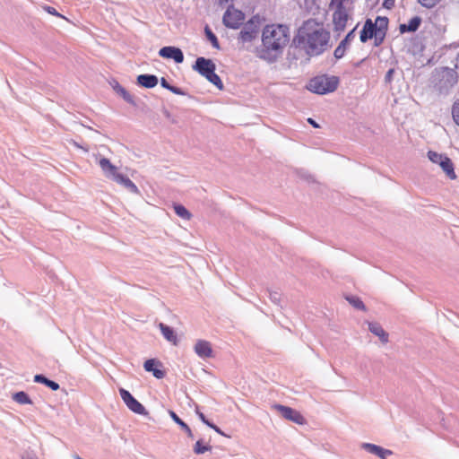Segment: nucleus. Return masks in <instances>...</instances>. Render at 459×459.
I'll use <instances>...</instances> for the list:
<instances>
[{
    "instance_id": "obj_42",
    "label": "nucleus",
    "mask_w": 459,
    "mask_h": 459,
    "mask_svg": "<svg viewBox=\"0 0 459 459\" xmlns=\"http://www.w3.org/2000/svg\"><path fill=\"white\" fill-rule=\"evenodd\" d=\"M390 2H391V4H393L394 0H390ZM388 3H389V0H385L384 4H385V6H387Z\"/></svg>"
},
{
    "instance_id": "obj_27",
    "label": "nucleus",
    "mask_w": 459,
    "mask_h": 459,
    "mask_svg": "<svg viewBox=\"0 0 459 459\" xmlns=\"http://www.w3.org/2000/svg\"><path fill=\"white\" fill-rule=\"evenodd\" d=\"M428 157L433 163L439 165L443 159L446 157V155H443L434 151H429Z\"/></svg>"
},
{
    "instance_id": "obj_7",
    "label": "nucleus",
    "mask_w": 459,
    "mask_h": 459,
    "mask_svg": "<svg viewBox=\"0 0 459 459\" xmlns=\"http://www.w3.org/2000/svg\"><path fill=\"white\" fill-rule=\"evenodd\" d=\"M222 20L226 27L238 29L243 24L245 14L241 11L230 6L225 12Z\"/></svg>"
},
{
    "instance_id": "obj_26",
    "label": "nucleus",
    "mask_w": 459,
    "mask_h": 459,
    "mask_svg": "<svg viewBox=\"0 0 459 459\" xmlns=\"http://www.w3.org/2000/svg\"><path fill=\"white\" fill-rule=\"evenodd\" d=\"M204 32H205V35L207 37V39L211 41L212 45L215 48H219V41H218V39L217 37L214 35V33L211 30V29L209 28V26H206L204 28Z\"/></svg>"
},
{
    "instance_id": "obj_8",
    "label": "nucleus",
    "mask_w": 459,
    "mask_h": 459,
    "mask_svg": "<svg viewBox=\"0 0 459 459\" xmlns=\"http://www.w3.org/2000/svg\"><path fill=\"white\" fill-rule=\"evenodd\" d=\"M119 394L124 403L132 411L140 415L147 414L144 406L139 403L127 390L120 388Z\"/></svg>"
},
{
    "instance_id": "obj_11",
    "label": "nucleus",
    "mask_w": 459,
    "mask_h": 459,
    "mask_svg": "<svg viewBox=\"0 0 459 459\" xmlns=\"http://www.w3.org/2000/svg\"><path fill=\"white\" fill-rule=\"evenodd\" d=\"M159 55L164 58L173 59L176 63H182L184 60L183 52L175 47H164L160 49Z\"/></svg>"
},
{
    "instance_id": "obj_2",
    "label": "nucleus",
    "mask_w": 459,
    "mask_h": 459,
    "mask_svg": "<svg viewBox=\"0 0 459 459\" xmlns=\"http://www.w3.org/2000/svg\"><path fill=\"white\" fill-rule=\"evenodd\" d=\"M262 41L269 51L282 49L289 42V29L283 25H266L263 30Z\"/></svg>"
},
{
    "instance_id": "obj_36",
    "label": "nucleus",
    "mask_w": 459,
    "mask_h": 459,
    "mask_svg": "<svg viewBox=\"0 0 459 459\" xmlns=\"http://www.w3.org/2000/svg\"><path fill=\"white\" fill-rule=\"evenodd\" d=\"M48 378H47L46 377H44L43 375H36L34 377V381L37 382V383H41V384H44L46 385V383L48 382Z\"/></svg>"
},
{
    "instance_id": "obj_24",
    "label": "nucleus",
    "mask_w": 459,
    "mask_h": 459,
    "mask_svg": "<svg viewBox=\"0 0 459 459\" xmlns=\"http://www.w3.org/2000/svg\"><path fill=\"white\" fill-rule=\"evenodd\" d=\"M116 91L120 95L122 96V98L127 101L128 103H134V99L133 97L131 96L130 93H128V91L122 86L120 85H117L116 88H115Z\"/></svg>"
},
{
    "instance_id": "obj_17",
    "label": "nucleus",
    "mask_w": 459,
    "mask_h": 459,
    "mask_svg": "<svg viewBox=\"0 0 459 459\" xmlns=\"http://www.w3.org/2000/svg\"><path fill=\"white\" fill-rule=\"evenodd\" d=\"M439 166L450 179L456 178L454 164L449 157L446 156Z\"/></svg>"
},
{
    "instance_id": "obj_1",
    "label": "nucleus",
    "mask_w": 459,
    "mask_h": 459,
    "mask_svg": "<svg viewBox=\"0 0 459 459\" xmlns=\"http://www.w3.org/2000/svg\"><path fill=\"white\" fill-rule=\"evenodd\" d=\"M297 40L309 56H318L327 49L330 32L323 23L311 19L299 28Z\"/></svg>"
},
{
    "instance_id": "obj_25",
    "label": "nucleus",
    "mask_w": 459,
    "mask_h": 459,
    "mask_svg": "<svg viewBox=\"0 0 459 459\" xmlns=\"http://www.w3.org/2000/svg\"><path fill=\"white\" fill-rule=\"evenodd\" d=\"M211 449L212 446L209 445H204L202 440H198L194 446V452L196 455L204 454Z\"/></svg>"
},
{
    "instance_id": "obj_13",
    "label": "nucleus",
    "mask_w": 459,
    "mask_h": 459,
    "mask_svg": "<svg viewBox=\"0 0 459 459\" xmlns=\"http://www.w3.org/2000/svg\"><path fill=\"white\" fill-rule=\"evenodd\" d=\"M195 353L201 358L212 357V348L211 342L205 340H198L195 345Z\"/></svg>"
},
{
    "instance_id": "obj_15",
    "label": "nucleus",
    "mask_w": 459,
    "mask_h": 459,
    "mask_svg": "<svg viewBox=\"0 0 459 459\" xmlns=\"http://www.w3.org/2000/svg\"><path fill=\"white\" fill-rule=\"evenodd\" d=\"M137 82L144 88H153L158 84V78L152 74H140Z\"/></svg>"
},
{
    "instance_id": "obj_18",
    "label": "nucleus",
    "mask_w": 459,
    "mask_h": 459,
    "mask_svg": "<svg viewBox=\"0 0 459 459\" xmlns=\"http://www.w3.org/2000/svg\"><path fill=\"white\" fill-rule=\"evenodd\" d=\"M369 331L379 337L383 343H386L388 342V334L383 329V327L377 323H369L368 324Z\"/></svg>"
},
{
    "instance_id": "obj_14",
    "label": "nucleus",
    "mask_w": 459,
    "mask_h": 459,
    "mask_svg": "<svg viewBox=\"0 0 459 459\" xmlns=\"http://www.w3.org/2000/svg\"><path fill=\"white\" fill-rule=\"evenodd\" d=\"M257 35V30L253 23H247L239 33V39L243 42H248L254 39Z\"/></svg>"
},
{
    "instance_id": "obj_38",
    "label": "nucleus",
    "mask_w": 459,
    "mask_h": 459,
    "mask_svg": "<svg viewBox=\"0 0 459 459\" xmlns=\"http://www.w3.org/2000/svg\"><path fill=\"white\" fill-rule=\"evenodd\" d=\"M46 385L48 386L49 388H51L54 391H56V390L59 389V385L56 382L49 380V379L46 383Z\"/></svg>"
},
{
    "instance_id": "obj_19",
    "label": "nucleus",
    "mask_w": 459,
    "mask_h": 459,
    "mask_svg": "<svg viewBox=\"0 0 459 459\" xmlns=\"http://www.w3.org/2000/svg\"><path fill=\"white\" fill-rule=\"evenodd\" d=\"M159 328L160 329L164 338L169 342H172L174 345L178 344V338L173 329L163 323L159 324Z\"/></svg>"
},
{
    "instance_id": "obj_5",
    "label": "nucleus",
    "mask_w": 459,
    "mask_h": 459,
    "mask_svg": "<svg viewBox=\"0 0 459 459\" xmlns=\"http://www.w3.org/2000/svg\"><path fill=\"white\" fill-rule=\"evenodd\" d=\"M339 84V79L336 76L320 75L312 78L307 89L316 94H326L334 91Z\"/></svg>"
},
{
    "instance_id": "obj_39",
    "label": "nucleus",
    "mask_w": 459,
    "mask_h": 459,
    "mask_svg": "<svg viewBox=\"0 0 459 459\" xmlns=\"http://www.w3.org/2000/svg\"><path fill=\"white\" fill-rule=\"evenodd\" d=\"M455 67L456 73L459 74V54L457 55L456 58H455Z\"/></svg>"
},
{
    "instance_id": "obj_16",
    "label": "nucleus",
    "mask_w": 459,
    "mask_h": 459,
    "mask_svg": "<svg viewBox=\"0 0 459 459\" xmlns=\"http://www.w3.org/2000/svg\"><path fill=\"white\" fill-rule=\"evenodd\" d=\"M421 23V19L419 16L411 18L408 23L400 25V31L404 32H414L416 31Z\"/></svg>"
},
{
    "instance_id": "obj_41",
    "label": "nucleus",
    "mask_w": 459,
    "mask_h": 459,
    "mask_svg": "<svg viewBox=\"0 0 459 459\" xmlns=\"http://www.w3.org/2000/svg\"><path fill=\"white\" fill-rule=\"evenodd\" d=\"M220 4H228L230 2H232L233 0H218Z\"/></svg>"
},
{
    "instance_id": "obj_3",
    "label": "nucleus",
    "mask_w": 459,
    "mask_h": 459,
    "mask_svg": "<svg viewBox=\"0 0 459 459\" xmlns=\"http://www.w3.org/2000/svg\"><path fill=\"white\" fill-rule=\"evenodd\" d=\"M387 28L388 19L386 17L377 16L374 22L371 19H368L360 31L359 39L364 43L375 38L376 44L378 45L384 40Z\"/></svg>"
},
{
    "instance_id": "obj_31",
    "label": "nucleus",
    "mask_w": 459,
    "mask_h": 459,
    "mask_svg": "<svg viewBox=\"0 0 459 459\" xmlns=\"http://www.w3.org/2000/svg\"><path fill=\"white\" fill-rule=\"evenodd\" d=\"M196 413H197L198 417L200 418V420H201L204 424H206L207 426H209L210 428H212V429H214L216 432H218V433H221V430H220V429H219L217 426H215L214 424H212V423L209 422V421L206 420V418H205V416H204V414L203 412H200V411H196Z\"/></svg>"
},
{
    "instance_id": "obj_34",
    "label": "nucleus",
    "mask_w": 459,
    "mask_h": 459,
    "mask_svg": "<svg viewBox=\"0 0 459 459\" xmlns=\"http://www.w3.org/2000/svg\"><path fill=\"white\" fill-rule=\"evenodd\" d=\"M160 84L163 88H166L174 93H179V90L176 87L169 85L165 78H161Z\"/></svg>"
},
{
    "instance_id": "obj_28",
    "label": "nucleus",
    "mask_w": 459,
    "mask_h": 459,
    "mask_svg": "<svg viewBox=\"0 0 459 459\" xmlns=\"http://www.w3.org/2000/svg\"><path fill=\"white\" fill-rule=\"evenodd\" d=\"M347 48L348 45L341 41L338 47L334 49V57L337 59L342 58L345 55Z\"/></svg>"
},
{
    "instance_id": "obj_9",
    "label": "nucleus",
    "mask_w": 459,
    "mask_h": 459,
    "mask_svg": "<svg viewBox=\"0 0 459 459\" xmlns=\"http://www.w3.org/2000/svg\"><path fill=\"white\" fill-rule=\"evenodd\" d=\"M333 13V30L342 32L345 30L350 15L345 7H334Z\"/></svg>"
},
{
    "instance_id": "obj_12",
    "label": "nucleus",
    "mask_w": 459,
    "mask_h": 459,
    "mask_svg": "<svg viewBox=\"0 0 459 459\" xmlns=\"http://www.w3.org/2000/svg\"><path fill=\"white\" fill-rule=\"evenodd\" d=\"M143 368L147 372H152V375L158 379H161L165 377V371L161 369L162 363L158 359H147L143 364Z\"/></svg>"
},
{
    "instance_id": "obj_6",
    "label": "nucleus",
    "mask_w": 459,
    "mask_h": 459,
    "mask_svg": "<svg viewBox=\"0 0 459 459\" xmlns=\"http://www.w3.org/2000/svg\"><path fill=\"white\" fill-rule=\"evenodd\" d=\"M193 68L204 76L212 84L222 89V82L219 75L215 74V65L212 60L204 57H198Z\"/></svg>"
},
{
    "instance_id": "obj_30",
    "label": "nucleus",
    "mask_w": 459,
    "mask_h": 459,
    "mask_svg": "<svg viewBox=\"0 0 459 459\" xmlns=\"http://www.w3.org/2000/svg\"><path fill=\"white\" fill-rule=\"evenodd\" d=\"M453 119L459 126V100L454 102L452 107Z\"/></svg>"
},
{
    "instance_id": "obj_40",
    "label": "nucleus",
    "mask_w": 459,
    "mask_h": 459,
    "mask_svg": "<svg viewBox=\"0 0 459 459\" xmlns=\"http://www.w3.org/2000/svg\"><path fill=\"white\" fill-rule=\"evenodd\" d=\"M309 124H311L314 127H318L319 126L316 124V121H314L312 118H308L307 120Z\"/></svg>"
},
{
    "instance_id": "obj_37",
    "label": "nucleus",
    "mask_w": 459,
    "mask_h": 459,
    "mask_svg": "<svg viewBox=\"0 0 459 459\" xmlns=\"http://www.w3.org/2000/svg\"><path fill=\"white\" fill-rule=\"evenodd\" d=\"M44 9L50 14L52 15H55V16H58V17H63L54 7H51V6H46L44 7Z\"/></svg>"
},
{
    "instance_id": "obj_29",
    "label": "nucleus",
    "mask_w": 459,
    "mask_h": 459,
    "mask_svg": "<svg viewBox=\"0 0 459 459\" xmlns=\"http://www.w3.org/2000/svg\"><path fill=\"white\" fill-rule=\"evenodd\" d=\"M348 301L356 308L365 310V306L362 300L358 297L348 298Z\"/></svg>"
},
{
    "instance_id": "obj_4",
    "label": "nucleus",
    "mask_w": 459,
    "mask_h": 459,
    "mask_svg": "<svg viewBox=\"0 0 459 459\" xmlns=\"http://www.w3.org/2000/svg\"><path fill=\"white\" fill-rule=\"evenodd\" d=\"M99 165L104 172L105 176L111 178L117 183L123 185L125 187L129 189L133 193H138V188L134 183L127 177L120 174L117 171V168L114 166L110 160L107 158H100Z\"/></svg>"
},
{
    "instance_id": "obj_33",
    "label": "nucleus",
    "mask_w": 459,
    "mask_h": 459,
    "mask_svg": "<svg viewBox=\"0 0 459 459\" xmlns=\"http://www.w3.org/2000/svg\"><path fill=\"white\" fill-rule=\"evenodd\" d=\"M355 30H356V27L354 29H352L346 36L345 38L342 40L343 43L347 44L348 46L350 45V43L355 39Z\"/></svg>"
},
{
    "instance_id": "obj_32",
    "label": "nucleus",
    "mask_w": 459,
    "mask_h": 459,
    "mask_svg": "<svg viewBox=\"0 0 459 459\" xmlns=\"http://www.w3.org/2000/svg\"><path fill=\"white\" fill-rule=\"evenodd\" d=\"M420 4L426 8L436 6L441 0H419Z\"/></svg>"
},
{
    "instance_id": "obj_20",
    "label": "nucleus",
    "mask_w": 459,
    "mask_h": 459,
    "mask_svg": "<svg viewBox=\"0 0 459 459\" xmlns=\"http://www.w3.org/2000/svg\"><path fill=\"white\" fill-rule=\"evenodd\" d=\"M365 447L368 449V452L377 455L382 459H385L386 455H391L392 452L389 450H385L378 446L373 445V444H366Z\"/></svg>"
},
{
    "instance_id": "obj_10",
    "label": "nucleus",
    "mask_w": 459,
    "mask_h": 459,
    "mask_svg": "<svg viewBox=\"0 0 459 459\" xmlns=\"http://www.w3.org/2000/svg\"><path fill=\"white\" fill-rule=\"evenodd\" d=\"M274 408L281 412V414L286 419L299 425H303L306 423L305 418L301 415V413L290 407L277 404Z\"/></svg>"
},
{
    "instance_id": "obj_22",
    "label": "nucleus",
    "mask_w": 459,
    "mask_h": 459,
    "mask_svg": "<svg viewBox=\"0 0 459 459\" xmlns=\"http://www.w3.org/2000/svg\"><path fill=\"white\" fill-rule=\"evenodd\" d=\"M13 398L16 403H18L20 404H31L32 403V401L30 400L29 395L23 391L15 393L13 394Z\"/></svg>"
},
{
    "instance_id": "obj_35",
    "label": "nucleus",
    "mask_w": 459,
    "mask_h": 459,
    "mask_svg": "<svg viewBox=\"0 0 459 459\" xmlns=\"http://www.w3.org/2000/svg\"><path fill=\"white\" fill-rule=\"evenodd\" d=\"M345 0H331L330 7H344Z\"/></svg>"
},
{
    "instance_id": "obj_23",
    "label": "nucleus",
    "mask_w": 459,
    "mask_h": 459,
    "mask_svg": "<svg viewBox=\"0 0 459 459\" xmlns=\"http://www.w3.org/2000/svg\"><path fill=\"white\" fill-rule=\"evenodd\" d=\"M174 211L179 217L185 220L191 219V213L186 210V208L181 204H175Z\"/></svg>"
},
{
    "instance_id": "obj_21",
    "label": "nucleus",
    "mask_w": 459,
    "mask_h": 459,
    "mask_svg": "<svg viewBox=\"0 0 459 459\" xmlns=\"http://www.w3.org/2000/svg\"><path fill=\"white\" fill-rule=\"evenodd\" d=\"M169 416L171 417V419L177 423L178 424L181 429L183 430L186 431V433L187 434V436L191 438H193V432L191 430V429L188 427V425L186 423H185L177 414L175 411H169Z\"/></svg>"
}]
</instances>
